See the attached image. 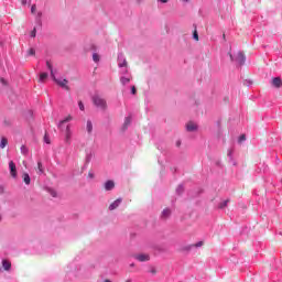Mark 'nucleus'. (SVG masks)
Masks as SVG:
<instances>
[{
	"label": "nucleus",
	"instance_id": "40",
	"mask_svg": "<svg viewBox=\"0 0 282 282\" xmlns=\"http://www.w3.org/2000/svg\"><path fill=\"white\" fill-rule=\"evenodd\" d=\"M182 1H184V3H188V1H191V0H182Z\"/></svg>",
	"mask_w": 282,
	"mask_h": 282
},
{
	"label": "nucleus",
	"instance_id": "25",
	"mask_svg": "<svg viewBox=\"0 0 282 282\" xmlns=\"http://www.w3.org/2000/svg\"><path fill=\"white\" fill-rule=\"evenodd\" d=\"M129 82H130V79L127 78V77H122V78H121L122 85H127Z\"/></svg>",
	"mask_w": 282,
	"mask_h": 282
},
{
	"label": "nucleus",
	"instance_id": "10",
	"mask_svg": "<svg viewBox=\"0 0 282 282\" xmlns=\"http://www.w3.org/2000/svg\"><path fill=\"white\" fill-rule=\"evenodd\" d=\"M170 217H171V209H169V208L163 209V212L161 214V218L169 219Z\"/></svg>",
	"mask_w": 282,
	"mask_h": 282
},
{
	"label": "nucleus",
	"instance_id": "13",
	"mask_svg": "<svg viewBox=\"0 0 282 282\" xmlns=\"http://www.w3.org/2000/svg\"><path fill=\"white\" fill-rule=\"evenodd\" d=\"M202 246H204V241H199L195 245H191L189 247H186L185 250H191V248H202Z\"/></svg>",
	"mask_w": 282,
	"mask_h": 282
},
{
	"label": "nucleus",
	"instance_id": "22",
	"mask_svg": "<svg viewBox=\"0 0 282 282\" xmlns=\"http://www.w3.org/2000/svg\"><path fill=\"white\" fill-rule=\"evenodd\" d=\"M129 124H131V117H126L124 123H123L124 129H127Z\"/></svg>",
	"mask_w": 282,
	"mask_h": 282
},
{
	"label": "nucleus",
	"instance_id": "12",
	"mask_svg": "<svg viewBox=\"0 0 282 282\" xmlns=\"http://www.w3.org/2000/svg\"><path fill=\"white\" fill-rule=\"evenodd\" d=\"M73 119L74 118L70 115H68L65 119L59 121V124H58L59 129H63V124H65V122H70V120H73Z\"/></svg>",
	"mask_w": 282,
	"mask_h": 282
},
{
	"label": "nucleus",
	"instance_id": "6",
	"mask_svg": "<svg viewBox=\"0 0 282 282\" xmlns=\"http://www.w3.org/2000/svg\"><path fill=\"white\" fill-rule=\"evenodd\" d=\"M236 61H237V63H239V65H243V63H246V55L243 53L239 52L237 54Z\"/></svg>",
	"mask_w": 282,
	"mask_h": 282
},
{
	"label": "nucleus",
	"instance_id": "4",
	"mask_svg": "<svg viewBox=\"0 0 282 282\" xmlns=\"http://www.w3.org/2000/svg\"><path fill=\"white\" fill-rule=\"evenodd\" d=\"M9 169L11 176L17 177V164H14V161L9 162Z\"/></svg>",
	"mask_w": 282,
	"mask_h": 282
},
{
	"label": "nucleus",
	"instance_id": "31",
	"mask_svg": "<svg viewBox=\"0 0 282 282\" xmlns=\"http://www.w3.org/2000/svg\"><path fill=\"white\" fill-rule=\"evenodd\" d=\"M119 67H127V61H123V63H119Z\"/></svg>",
	"mask_w": 282,
	"mask_h": 282
},
{
	"label": "nucleus",
	"instance_id": "2",
	"mask_svg": "<svg viewBox=\"0 0 282 282\" xmlns=\"http://www.w3.org/2000/svg\"><path fill=\"white\" fill-rule=\"evenodd\" d=\"M53 80L59 86L63 87V89H66V91H69V86H67V79H63V80H58L56 79V75H54V77H52Z\"/></svg>",
	"mask_w": 282,
	"mask_h": 282
},
{
	"label": "nucleus",
	"instance_id": "34",
	"mask_svg": "<svg viewBox=\"0 0 282 282\" xmlns=\"http://www.w3.org/2000/svg\"><path fill=\"white\" fill-rule=\"evenodd\" d=\"M4 124H6V127H10V121L4 120Z\"/></svg>",
	"mask_w": 282,
	"mask_h": 282
},
{
	"label": "nucleus",
	"instance_id": "35",
	"mask_svg": "<svg viewBox=\"0 0 282 282\" xmlns=\"http://www.w3.org/2000/svg\"><path fill=\"white\" fill-rule=\"evenodd\" d=\"M151 273H152V274H158V271H156L155 269H152V270H151Z\"/></svg>",
	"mask_w": 282,
	"mask_h": 282
},
{
	"label": "nucleus",
	"instance_id": "32",
	"mask_svg": "<svg viewBox=\"0 0 282 282\" xmlns=\"http://www.w3.org/2000/svg\"><path fill=\"white\" fill-rule=\"evenodd\" d=\"M243 140H246V134L240 135V142H243Z\"/></svg>",
	"mask_w": 282,
	"mask_h": 282
},
{
	"label": "nucleus",
	"instance_id": "42",
	"mask_svg": "<svg viewBox=\"0 0 282 282\" xmlns=\"http://www.w3.org/2000/svg\"><path fill=\"white\" fill-rule=\"evenodd\" d=\"M90 175V177H94V175L93 174H89Z\"/></svg>",
	"mask_w": 282,
	"mask_h": 282
},
{
	"label": "nucleus",
	"instance_id": "39",
	"mask_svg": "<svg viewBox=\"0 0 282 282\" xmlns=\"http://www.w3.org/2000/svg\"><path fill=\"white\" fill-rule=\"evenodd\" d=\"M53 197H56V192H52Z\"/></svg>",
	"mask_w": 282,
	"mask_h": 282
},
{
	"label": "nucleus",
	"instance_id": "30",
	"mask_svg": "<svg viewBox=\"0 0 282 282\" xmlns=\"http://www.w3.org/2000/svg\"><path fill=\"white\" fill-rule=\"evenodd\" d=\"M44 142L46 143V144H50L51 142H50V138L47 137V134H45V137H44Z\"/></svg>",
	"mask_w": 282,
	"mask_h": 282
},
{
	"label": "nucleus",
	"instance_id": "41",
	"mask_svg": "<svg viewBox=\"0 0 282 282\" xmlns=\"http://www.w3.org/2000/svg\"><path fill=\"white\" fill-rule=\"evenodd\" d=\"M104 282H111L110 280H105Z\"/></svg>",
	"mask_w": 282,
	"mask_h": 282
},
{
	"label": "nucleus",
	"instance_id": "36",
	"mask_svg": "<svg viewBox=\"0 0 282 282\" xmlns=\"http://www.w3.org/2000/svg\"><path fill=\"white\" fill-rule=\"evenodd\" d=\"M161 3H169V0H160Z\"/></svg>",
	"mask_w": 282,
	"mask_h": 282
},
{
	"label": "nucleus",
	"instance_id": "8",
	"mask_svg": "<svg viewBox=\"0 0 282 282\" xmlns=\"http://www.w3.org/2000/svg\"><path fill=\"white\" fill-rule=\"evenodd\" d=\"M186 129H187V131H191V132L197 131V123L189 121L186 124Z\"/></svg>",
	"mask_w": 282,
	"mask_h": 282
},
{
	"label": "nucleus",
	"instance_id": "7",
	"mask_svg": "<svg viewBox=\"0 0 282 282\" xmlns=\"http://www.w3.org/2000/svg\"><path fill=\"white\" fill-rule=\"evenodd\" d=\"M116 188V183L113 181H107L105 183V191H113Z\"/></svg>",
	"mask_w": 282,
	"mask_h": 282
},
{
	"label": "nucleus",
	"instance_id": "14",
	"mask_svg": "<svg viewBox=\"0 0 282 282\" xmlns=\"http://www.w3.org/2000/svg\"><path fill=\"white\" fill-rule=\"evenodd\" d=\"M2 267L4 268V270H10L12 268V263H10V261L8 260H3Z\"/></svg>",
	"mask_w": 282,
	"mask_h": 282
},
{
	"label": "nucleus",
	"instance_id": "17",
	"mask_svg": "<svg viewBox=\"0 0 282 282\" xmlns=\"http://www.w3.org/2000/svg\"><path fill=\"white\" fill-rule=\"evenodd\" d=\"M72 140V130L69 129V126L66 127V142H69Z\"/></svg>",
	"mask_w": 282,
	"mask_h": 282
},
{
	"label": "nucleus",
	"instance_id": "37",
	"mask_svg": "<svg viewBox=\"0 0 282 282\" xmlns=\"http://www.w3.org/2000/svg\"><path fill=\"white\" fill-rule=\"evenodd\" d=\"M182 142L181 141H177L176 142V147H181Z\"/></svg>",
	"mask_w": 282,
	"mask_h": 282
},
{
	"label": "nucleus",
	"instance_id": "29",
	"mask_svg": "<svg viewBox=\"0 0 282 282\" xmlns=\"http://www.w3.org/2000/svg\"><path fill=\"white\" fill-rule=\"evenodd\" d=\"M194 39L195 41H199V35L197 34V31H194Z\"/></svg>",
	"mask_w": 282,
	"mask_h": 282
},
{
	"label": "nucleus",
	"instance_id": "23",
	"mask_svg": "<svg viewBox=\"0 0 282 282\" xmlns=\"http://www.w3.org/2000/svg\"><path fill=\"white\" fill-rule=\"evenodd\" d=\"M93 61H94L95 63H98V62L100 61V55H98L97 53H94V54H93Z\"/></svg>",
	"mask_w": 282,
	"mask_h": 282
},
{
	"label": "nucleus",
	"instance_id": "43",
	"mask_svg": "<svg viewBox=\"0 0 282 282\" xmlns=\"http://www.w3.org/2000/svg\"><path fill=\"white\" fill-rule=\"evenodd\" d=\"M130 265H131V268H133L134 264L132 263V264H130Z\"/></svg>",
	"mask_w": 282,
	"mask_h": 282
},
{
	"label": "nucleus",
	"instance_id": "33",
	"mask_svg": "<svg viewBox=\"0 0 282 282\" xmlns=\"http://www.w3.org/2000/svg\"><path fill=\"white\" fill-rule=\"evenodd\" d=\"M132 94L135 95L138 90H135V86L132 87L131 89Z\"/></svg>",
	"mask_w": 282,
	"mask_h": 282
},
{
	"label": "nucleus",
	"instance_id": "3",
	"mask_svg": "<svg viewBox=\"0 0 282 282\" xmlns=\"http://www.w3.org/2000/svg\"><path fill=\"white\" fill-rule=\"evenodd\" d=\"M134 259H137V261L144 262V261H150L151 256H149L148 253H140V254H135Z\"/></svg>",
	"mask_w": 282,
	"mask_h": 282
},
{
	"label": "nucleus",
	"instance_id": "20",
	"mask_svg": "<svg viewBox=\"0 0 282 282\" xmlns=\"http://www.w3.org/2000/svg\"><path fill=\"white\" fill-rule=\"evenodd\" d=\"M37 173H40L42 175V173H45V170H43V163L42 162H37Z\"/></svg>",
	"mask_w": 282,
	"mask_h": 282
},
{
	"label": "nucleus",
	"instance_id": "24",
	"mask_svg": "<svg viewBox=\"0 0 282 282\" xmlns=\"http://www.w3.org/2000/svg\"><path fill=\"white\" fill-rule=\"evenodd\" d=\"M36 54V51L34 48H29L28 55L29 56H34Z\"/></svg>",
	"mask_w": 282,
	"mask_h": 282
},
{
	"label": "nucleus",
	"instance_id": "1",
	"mask_svg": "<svg viewBox=\"0 0 282 282\" xmlns=\"http://www.w3.org/2000/svg\"><path fill=\"white\" fill-rule=\"evenodd\" d=\"M93 104L98 109H101V111H106L107 109V100H105V98L100 97L99 95H95L93 97Z\"/></svg>",
	"mask_w": 282,
	"mask_h": 282
},
{
	"label": "nucleus",
	"instance_id": "27",
	"mask_svg": "<svg viewBox=\"0 0 282 282\" xmlns=\"http://www.w3.org/2000/svg\"><path fill=\"white\" fill-rule=\"evenodd\" d=\"M32 39H36V28L33 29V32H31Z\"/></svg>",
	"mask_w": 282,
	"mask_h": 282
},
{
	"label": "nucleus",
	"instance_id": "9",
	"mask_svg": "<svg viewBox=\"0 0 282 282\" xmlns=\"http://www.w3.org/2000/svg\"><path fill=\"white\" fill-rule=\"evenodd\" d=\"M22 180H23L24 184H26V186H30V184L32 182V178H30V174L23 173Z\"/></svg>",
	"mask_w": 282,
	"mask_h": 282
},
{
	"label": "nucleus",
	"instance_id": "11",
	"mask_svg": "<svg viewBox=\"0 0 282 282\" xmlns=\"http://www.w3.org/2000/svg\"><path fill=\"white\" fill-rule=\"evenodd\" d=\"M272 85L276 88L282 87V80L280 79V77H274L272 80Z\"/></svg>",
	"mask_w": 282,
	"mask_h": 282
},
{
	"label": "nucleus",
	"instance_id": "44",
	"mask_svg": "<svg viewBox=\"0 0 282 282\" xmlns=\"http://www.w3.org/2000/svg\"><path fill=\"white\" fill-rule=\"evenodd\" d=\"M0 221H1V216H0Z\"/></svg>",
	"mask_w": 282,
	"mask_h": 282
},
{
	"label": "nucleus",
	"instance_id": "15",
	"mask_svg": "<svg viewBox=\"0 0 282 282\" xmlns=\"http://www.w3.org/2000/svg\"><path fill=\"white\" fill-rule=\"evenodd\" d=\"M47 69L51 72V77L54 78V67L52 66V63L50 61L46 62Z\"/></svg>",
	"mask_w": 282,
	"mask_h": 282
},
{
	"label": "nucleus",
	"instance_id": "26",
	"mask_svg": "<svg viewBox=\"0 0 282 282\" xmlns=\"http://www.w3.org/2000/svg\"><path fill=\"white\" fill-rule=\"evenodd\" d=\"M78 107H79L80 111L85 110V104H83L82 101H78Z\"/></svg>",
	"mask_w": 282,
	"mask_h": 282
},
{
	"label": "nucleus",
	"instance_id": "19",
	"mask_svg": "<svg viewBox=\"0 0 282 282\" xmlns=\"http://www.w3.org/2000/svg\"><path fill=\"white\" fill-rule=\"evenodd\" d=\"M230 203V199H226V200H223L221 203H219L218 205V208H226V206H228V204Z\"/></svg>",
	"mask_w": 282,
	"mask_h": 282
},
{
	"label": "nucleus",
	"instance_id": "28",
	"mask_svg": "<svg viewBox=\"0 0 282 282\" xmlns=\"http://www.w3.org/2000/svg\"><path fill=\"white\" fill-rule=\"evenodd\" d=\"M31 12H32V14H34V12H36V4H33V6L31 7Z\"/></svg>",
	"mask_w": 282,
	"mask_h": 282
},
{
	"label": "nucleus",
	"instance_id": "16",
	"mask_svg": "<svg viewBox=\"0 0 282 282\" xmlns=\"http://www.w3.org/2000/svg\"><path fill=\"white\" fill-rule=\"evenodd\" d=\"M86 129L88 133H91V131H94V124L91 123L90 120L87 121Z\"/></svg>",
	"mask_w": 282,
	"mask_h": 282
},
{
	"label": "nucleus",
	"instance_id": "38",
	"mask_svg": "<svg viewBox=\"0 0 282 282\" xmlns=\"http://www.w3.org/2000/svg\"><path fill=\"white\" fill-rule=\"evenodd\" d=\"M28 3V0H23L22 4L25 6Z\"/></svg>",
	"mask_w": 282,
	"mask_h": 282
},
{
	"label": "nucleus",
	"instance_id": "5",
	"mask_svg": "<svg viewBox=\"0 0 282 282\" xmlns=\"http://www.w3.org/2000/svg\"><path fill=\"white\" fill-rule=\"evenodd\" d=\"M122 204V198H117L113 203L110 204L109 210H116Z\"/></svg>",
	"mask_w": 282,
	"mask_h": 282
},
{
	"label": "nucleus",
	"instance_id": "18",
	"mask_svg": "<svg viewBox=\"0 0 282 282\" xmlns=\"http://www.w3.org/2000/svg\"><path fill=\"white\" fill-rule=\"evenodd\" d=\"M47 73H41L39 83H45V80H47Z\"/></svg>",
	"mask_w": 282,
	"mask_h": 282
},
{
	"label": "nucleus",
	"instance_id": "21",
	"mask_svg": "<svg viewBox=\"0 0 282 282\" xmlns=\"http://www.w3.org/2000/svg\"><path fill=\"white\" fill-rule=\"evenodd\" d=\"M6 147H8V139L2 138L0 142V148L6 149Z\"/></svg>",
	"mask_w": 282,
	"mask_h": 282
}]
</instances>
